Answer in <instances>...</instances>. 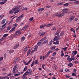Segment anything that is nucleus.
<instances>
[{
    "mask_svg": "<svg viewBox=\"0 0 79 79\" xmlns=\"http://www.w3.org/2000/svg\"><path fill=\"white\" fill-rule=\"evenodd\" d=\"M71 76L68 75H65V77H66V78H67V79H68Z\"/></svg>",
    "mask_w": 79,
    "mask_h": 79,
    "instance_id": "5fc2aeb1",
    "label": "nucleus"
},
{
    "mask_svg": "<svg viewBox=\"0 0 79 79\" xmlns=\"http://www.w3.org/2000/svg\"><path fill=\"white\" fill-rule=\"evenodd\" d=\"M28 71H27L26 72H25L24 74H23L25 76H26V75H27L28 74Z\"/></svg>",
    "mask_w": 79,
    "mask_h": 79,
    "instance_id": "c03bdc74",
    "label": "nucleus"
},
{
    "mask_svg": "<svg viewBox=\"0 0 79 79\" xmlns=\"http://www.w3.org/2000/svg\"><path fill=\"white\" fill-rule=\"evenodd\" d=\"M32 69H30L28 71V76H31L32 74Z\"/></svg>",
    "mask_w": 79,
    "mask_h": 79,
    "instance_id": "4468645a",
    "label": "nucleus"
},
{
    "mask_svg": "<svg viewBox=\"0 0 79 79\" xmlns=\"http://www.w3.org/2000/svg\"><path fill=\"white\" fill-rule=\"evenodd\" d=\"M72 75L73 76H76V74L75 73H73L72 74Z\"/></svg>",
    "mask_w": 79,
    "mask_h": 79,
    "instance_id": "3c124183",
    "label": "nucleus"
},
{
    "mask_svg": "<svg viewBox=\"0 0 79 79\" xmlns=\"http://www.w3.org/2000/svg\"><path fill=\"white\" fill-rule=\"evenodd\" d=\"M19 8H20V9H22V8H23V6H20L17 7H15L12 10L13 11H16V10H19Z\"/></svg>",
    "mask_w": 79,
    "mask_h": 79,
    "instance_id": "7ed1b4c3",
    "label": "nucleus"
},
{
    "mask_svg": "<svg viewBox=\"0 0 79 79\" xmlns=\"http://www.w3.org/2000/svg\"><path fill=\"white\" fill-rule=\"evenodd\" d=\"M25 40V37L23 36L21 37V42H23V41H24Z\"/></svg>",
    "mask_w": 79,
    "mask_h": 79,
    "instance_id": "bb28decb",
    "label": "nucleus"
},
{
    "mask_svg": "<svg viewBox=\"0 0 79 79\" xmlns=\"http://www.w3.org/2000/svg\"><path fill=\"white\" fill-rule=\"evenodd\" d=\"M14 52V50H10V51H9V53H10V54H11V53H13Z\"/></svg>",
    "mask_w": 79,
    "mask_h": 79,
    "instance_id": "7c9ffc66",
    "label": "nucleus"
},
{
    "mask_svg": "<svg viewBox=\"0 0 79 79\" xmlns=\"http://www.w3.org/2000/svg\"><path fill=\"white\" fill-rule=\"evenodd\" d=\"M74 3H75L76 4H79V1H78L75 2H74Z\"/></svg>",
    "mask_w": 79,
    "mask_h": 79,
    "instance_id": "8fccbe9b",
    "label": "nucleus"
},
{
    "mask_svg": "<svg viewBox=\"0 0 79 79\" xmlns=\"http://www.w3.org/2000/svg\"><path fill=\"white\" fill-rule=\"evenodd\" d=\"M45 27V25H44V24L41 25L40 26V29H42L43 28H44V27Z\"/></svg>",
    "mask_w": 79,
    "mask_h": 79,
    "instance_id": "a878e982",
    "label": "nucleus"
},
{
    "mask_svg": "<svg viewBox=\"0 0 79 79\" xmlns=\"http://www.w3.org/2000/svg\"><path fill=\"white\" fill-rule=\"evenodd\" d=\"M29 27V25H26L22 29V30H23V31H25V30H26V29H27V28H28V27Z\"/></svg>",
    "mask_w": 79,
    "mask_h": 79,
    "instance_id": "0eeeda50",
    "label": "nucleus"
},
{
    "mask_svg": "<svg viewBox=\"0 0 79 79\" xmlns=\"http://www.w3.org/2000/svg\"><path fill=\"white\" fill-rule=\"evenodd\" d=\"M70 56H68L67 57V60H69V59L70 58Z\"/></svg>",
    "mask_w": 79,
    "mask_h": 79,
    "instance_id": "e2e57ef3",
    "label": "nucleus"
},
{
    "mask_svg": "<svg viewBox=\"0 0 79 79\" xmlns=\"http://www.w3.org/2000/svg\"><path fill=\"white\" fill-rule=\"evenodd\" d=\"M64 6H68L69 5V3H66L65 4H64Z\"/></svg>",
    "mask_w": 79,
    "mask_h": 79,
    "instance_id": "603ef678",
    "label": "nucleus"
},
{
    "mask_svg": "<svg viewBox=\"0 0 79 79\" xmlns=\"http://www.w3.org/2000/svg\"><path fill=\"white\" fill-rule=\"evenodd\" d=\"M56 55V52H54L53 53L52 56H55V55Z\"/></svg>",
    "mask_w": 79,
    "mask_h": 79,
    "instance_id": "ea45409f",
    "label": "nucleus"
},
{
    "mask_svg": "<svg viewBox=\"0 0 79 79\" xmlns=\"http://www.w3.org/2000/svg\"><path fill=\"white\" fill-rule=\"evenodd\" d=\"M6 25V23H5L4 25H2L1 27L2 28H3L5 27Z\"/></svg>",
    "mask_w": 79,
    "mask_h": 79,
    "instance_id": "09e8293b",
    "label": "nucleus"
},
{
    "mask_svg": "<svg viewBox=\"0 0 79 79\" xmlns=\"http://www.w3.org/2000/svg\"><path fill=\"white\" fill-rule=\"evenodd\" d=\"M63 2H60L59 3H58L57 4V5H63Z\"/></svg>",
    "mask_w": 79,
    "mask_h": 79,
    "instance_id": "49530a36",
    "label": "nucleus"
},
{
    "mask_svg": "<svg viewBox=\"0 0 79 79\" xmlns=\"http://www.w3.org/2000/svg\"><path fill=\"white\" fill-rule=\"evenodd\" d=\"M74 17L73 16L70 17L68 20V21L69 22H71L74 19Z\"/></svg>",
    "mask_w": 79,
    "mask_h": 79,
    "instance_id": "1a4fd4ad",
    "label": "nucleus"
},
{
    "mask_svg": "<svg viewBox=\"0 0 79 79\" xmlns=\"http://www.w3.org/2000/svg\"><path fill=\"white\" fill-rule=\"evenodd\" d=\"M61 56H64V53L63 52V51H62V50L61 51Z\"/></svg>",
    "mask_w": 79,
    "mask_h": 79,
    "instance_id": "f704fd0d",
    "label": "nucleus"
},
{
    "mask_svg": "<svg viewBox=\"0 0 79 79\" xmlns=\"http://www.w3.org/2000/svg\"><path fill=\"white\" fill-rule=\"evenodd\" d=\"M56 16H58L59 18H60V17H62V16L64 15V14L63 13H61L60 14L59 13H56Z\"/></svg>",
    "mask_w": 79,
    "mask_h": 79,
    "instance_id": "20e7f679",
    "label": "nucleus"
},
{
    "mask_svg": "<svg viewBox=\"0 0 79 79\" xmlns=\"http://www.w3.org/2000/svg\"><path fill=\"white\" fill-rule=\"evenodd\" d=\"M16 27H13L12 28V29H11L10 31H9V32L10 33H11V32H14L15 30H16Z\"/></svg>",
    "mask_w": 79,
    "mask_h": 79,
    "instance_id": "ddd939ff",
    "label": "nucleus"
},
{
    "mask_svg": "<svg viewBox=\"0 0 79 79\" xmlns=\"http://www.w3.org/2000/svg\"><path fill=\"white\" fill-rule=\"evenodd\" d=\"M56 32L58 34H60V30L59 29L57 30Z\"/></svg>",
    "mask_w": 79,
    "mask_h": 79,
    "instance_id": "864d4df0",
    "label": "nucleus"
},
{
    "mask_svg": "<svg viewBox=\"0 0 79 79\" xmlns=\"http://www.w3.org/2000/svg\"><path fill=\"white\" fill-rule=\"evenodd\" d=\"M23 16H24V14H22L19 17L20 19L21 18H23Z\"/></svg>",
    "mask_w": 79,
    "mask_h": 79,
    "instance_id": "79ce46f5",
    "label": "nucleus"
},
{
    "mask_svg": "<svg viewBox=\"0 0 79 79\" xmlns=\"http://www.w3.org/2000/svg\"><path fill=\"white\" fill-rule=\"evenodd\" d=\"M53 24L51 23L50 24H48V27H50V26H53Z\"/></svg>",
    "mask_w": 79,
    "mask_h": 79,
    "instance_id": "6e6d98bb",
    "label": "nucleus"
},
{
    "mask_svg": "<svg viewBox=\"0 0 79 79\" xmlns=\"http://www.w3.org/2000/svg\"><path fill=\"white\" fill-rule=\"evenodd\" d=\"M45 34V32L43 31H41L40 33H39V35H40V36H42V35H44Z\"/></svg>",
    "mask_w": 79,
    "mask_h": 79,
    "instance_id": "dca6fc26",
    "label": "nucleus"
},
{
    "mask_svg": "<svg viewBox=\"0 0 79 79\" xmlns=\"http://www.w3.org/2000/svg\"><path fill=\"white\" fill-rule=\"evenodd\" d=\"M30 52H31V49H30L27 52V56H29V55L30 54Z\"/></svg>",
    "mask_w": 79,
    "mask_h": 79,
    "instance_id": "4c0bfd02",
    "label": "nucleus"
},
{
    "mask_svg": "<svg viewBox=\"0 0 79 79\" xmlns=\"http://www.w3.org/2000/svg\"><path fill=\"white\" fill-rule=\"evenodd\" d=\"M20 59L19 57H16L14 60V61L13 63H17L18 61Z\"/></svg>",
    "mask_w": 79,
    "mask_h": 79,
    "instance_id": "6e6552de",
    "label": "nucleus"
},
{
    "mask_svg": "<svg viewBox=\"0 0 79 79\" xmlns=\"http://www.w3.org/2000/svg\"><path fill=\"white\" fill-rule=\"evenodd\" d=\"M44 8H39L38 9V11L40 12V11H44Z\"/></svg>",
    "mask_w": 79,
    "mask_h": 79,
    "instance_id": "a211bd4d",
    "label": "nucleus"
},
{
    "mask_svg": "<svg viewBox=\"0 0 79 79\" xmlns=\"http://www.w3.org/2000/svg\"><path fill=\"white\" fill-rule=\"evenodd\" d=\"M3 59V57H0V61H2Z\"/></svg>",
    "mask_w": 79,
    "mask_h": 79,
    "instance_id": "052dcab7",
    "label": "nucleus"
},
{
    "mask_svg": "<svg viewBox=\"0 0 79 79\" xmlns=\"http://www.w3.org/2000/svg\"><path fill=\"white\" fill-rule=\"evenodd\" d=\"M26 75H23V76L22 77V78L23 79H27V77H26Z\"/></svg>",
    "mask_w": 79,
    "mask_h": 79,
    "instance_id": "c85d7f7f",
    "label": "nucleus"
},
{
    "mask_svg": "<svg viewBox=\"0 0 79 79\" xmlns=\"http://www.w3.org/2000/svg\"><path fill=\"white\" fill-rule=\"evenodd\" d=\"M5 38L4 37H2L0 40V41H2V40H4V39Z\"/></svg>",
    "mask_w": 79,
    "mask_h": 79,
    "instance_id": "69168bd1",
    "label": "nucleus"
},
{
    "mask_svg": "<svg viewBox=\"0 0 79 79\" xmlns=\"http://www.w3.org/2000/svg\"><path fill=\"white\" fill-rule=\"evenodd\" d=\"M70 30L71 31H72V32H73L74 33H75V32H75V30H74L73 28H71L70 29Z\"/></svg>",
    "mask_w": 79,
    "mask_h": 79,
    "instance_id": "473e14b6",
    "label": "nucleus"
},
{
    "mask_svg": "<svg viewBox=\"0 0 79 79\" xmlns=\"http://www.w3.org/2000/svg\"><path fill=\"white\" fill-rule=\"evenodd\" d=\"M52 52H53V51L51 50L49 51L47 53V55H49L50 53H52Z\"/></svg>",
    "mask_w": 79,
    "mask_h": 79,
    "instance_id": "a19ab883",
    "label": "nucleus"
},
{
    "mask_svg": "<svg viewBox=\"0 0 79 79\" xmlns=\"http://www.w3.org/2000/svg\"><path fill=\"white\" fill-rule=\"evenodd\" d=\"M47 39V37H45L44 38H43L40 41L41 42H43L44 40H46Z\"/></svg>",
    "mask_w": 79,
    "mask_h": 79,
    "instance_id": "412c9836",
    "label": "nucleus"
},
{
    "mask_svg": "<svg viewBox=\"0 0 79 79\" xmlns=\"http://www.w3.org/2000/svg\"><path fill=\"white\" fill-rule=\"evenodd\" d=\"M15 76H18L20 75V73L19 72L18 70H16L15 71V73H14Z\"/></svg>",
    "mask_w": 79,
    "mask_h": 79,
    "instance_id": "f03ea898",
    "label": "nucleus"
},
{
    "mask_svg": "<svg viewBox=\"0 0 79 79\" xmlns=\"http://www.w3.org/2000/svg\"><path fill=\"white\" fill-rule=\"evenodd\" d=\"M39 47L37 45H36L35 46V48L34 50H35L36 51H37V48H38Z\"/></svg>",
    "mask_w": 79,
    "mask_h": 79,
    "instance_id": "393cba45",
    "label": "nucleus"
},
{
    "mask_svg": "<svg viewBox=\"0 0 79 79\" xmlns=\"http://www.w3.org/2000/svg\"><path fill=\"white\" fill-rule=\"evenodd\" d=\"M52 43H53V41L51 40L49 43L48 45H49V46H52Z\"/></svg>",
    "mask_w": 79,
    "mask_h": 79,
    "instance_id": "c756f323",
    "label": "nucleus"
},
{
    "mask_svg": "<svg viewBox=\"0 0 79 79\" xmlns=\"http://www.w3.org/2000/svg\"><path fill=\"white\" fill-rule=\"evenodd\" d=\"M29 21H32V20H34V18H33V17H31L30 19H29Z\"/></svg>",
    "mask_w": 79,
    "mask_h": 79,
    "instance_id": "4d7b16f0",
    "label": "nucleus"
},
{
    "mask_svg": "<svg viewBox=\"0 0 79 79\" xmlns=\"http://www.w3.org/2000/svg\"><path fill=\"white\" fill-rule=\"evenodd\" d=\"M20 20H21V19L19 17L17 18L16 21V22H19V21H20Z\"/></svg>",
    "mask_w": 79,
    "mask_h": 79,
    "instance_id": "5701e85b",
    "label": "nucleus"
},
{
    "mask_svg": "<svg viewBox=\"0 0 79 79\" xmlns=\"http://www.w3.org/2000/svg\"><path fill=\"white\" fill-rule=\"evenodd\" d=\"M27 10V8L26 7H25V8L23 9H22V11H24V10Z\"/></svg>",
    "mask_w": 79,
    "mask_h": 79,
    "instance_id": "bf43d9fd",
    "label": "nucleus"
},
{
    "mask_svg": "<svg viewBox=\"0 0 79 79\" xmlns=\"http://www.w3.org/2000/svg\"><path fill=\"white\" fill-rule=\"evenodd\" d=\"M27 66H25L24 68V69L23 70V71H26V70H27Z\"/></svg>",
    "mask_w": 79,
    "mask_h": 79,
    "instance_id": "72a5a7b5",
    "label": "nucleus"
},
{
    "mask_svg": "<svg viewBox=\"0 0 79 79\" xmlns=\"http://www.w3.org/2000/svg\"><path fill=\"white\" fill-rule=\"evenodd\" d=\"M52 50H54L55 49V47L54 46H52Z\"/></svg>",
    "mask_w": 79,
    "mask_h": 79,
    "instance_id": "680f3d73",
    "label": "nucleus"
},
{
    "mask_svg": "<svg viewBox=\"0 0 79 79\" xmlns=\"http://www.w3.org/2000/svg\"><path fill=\"white\" fill-rule=\"evenodd\" d=\"M7 35H8V34H4V35H3V37H4V38L5 39V37H7Z\"/></svg>",
    "mask_w": 79,
    "mask_h": 79,
    "instance_id": "37998d69",
    "label": "nucleus"
},
{
    "mask_svg": "<svg viewBox=\"0 0 79 79\" xmlns=\"http://www.w3.org/2000/svg\"><path fill=\"white\" fill-rule=\"evenodd\" d=\"M48 42V40H46L44 42L41 43V44H47Z\"/></svg>",
    "mask_w": 79,
    "mask_h": 79,
    "instance_id": "6ab92c4d",
    "label": "nucleus"
},
{
    "mask_svg": "<svg viewBox=\"0 0 79 79\" xmlns=\"http://www.w3.org/2000/svg\"><path fill=\"white\" fill-rule=\"evenodd\" d=\"M68 11V10L66 9H64L62 10V13H67Z\"/></svg>",
    "mask_w": 79,
    "mask_h": 79,
    "instance_id": "f8f14e48",
    "label": "nucleus"
},
{
    "mask_svg": "<svg viewBox=\"0 0 79 79\" xmlns=\"http://www.w3.org/2000/svg\"><path fill=\"white\" fill-rule=\"evenodd\" d=\"M0 1H4V2H1L2 3V5H3V4H5L6 2H7V0H0Z\"/></svg>",
    "mask_w": 79,
    "mask_h": 79,
    "instance_id": "aec40b11",
    "label": "nucleus"
},
{
    "mask_svg": "<svg viewBox=\"0 0 79 79\" xmlns=\"http://www.w3.org/2000/svg\"><path fill=\"white\" fill-rule=\"evenodd\" d=\"M45 66V65H44V64H43L42 65V66L43 69H45V68L44 67V66Z\"/></svg>",
    "mask_w": 79,
    "mask_h": 79,
    "instance_id": "338daca9",
    "label": "nucleus"
},
{
    "mask_svg": "<svg viewBox=\"0 0 79 79\" xmlns=\"http://www.w3.org/2000/svg\"><path fill=\"white\" fill-rule=\"evenodd\" d=\"M19 11H20V10H19L15 11L14 13V14H16V13H18Z\"/></svg>",
    "mask_w": 79,
    "mask_h": 79,
    "instance_id": "58836bf2",
    "label": "nucleus"
},
{
    "mask_svg": "<svg viewBox=\"0 0 79 79\" xmlns=\"http://www.w3.org/2000/svg\"><path fill=\"white\" fill-rule=\"evenodd\" d=\"M28 47L27 46L25 47L23 49V51H24V52H26L28 50Z\"/></svg>",
    "mask_w": 79,
    "mask_h": 79,
    "instance_id": "2eb2a0df",
    "label": "nucleus"
},
{
    "mask_svg": "<svg viewBox=\"0 0 79 79\" xmlns=\"http://www.w3.org/2000/svg\"><path fill=\"white\" fill-rule=\"evenodd\" d=\"M41 43H42L40 41L37 43V45H38L39 47H41V46H42L43 45V44H41Z\"/></svg>",
    "mask_w": 79,
    "mask_h": 79,
    "instance_id": "f3484780",
    "label": "nucleus"
},
{
    "mask_svg": "<svg viewBox=\"0 0 79 79\" xmlns=\"http://www.w3.org/2000/svg\"><path fill=\"white\" fill-rule=\"evenodd\" d=\"M39 63V62L37 60H35V64H37Z\"/></svg>",
    "mask_w": 79,
    "mask_h": 79,
    "instance_id": "c9c22d12",
    "label": "nucleus"
},
{
    "mask_svg": "<svg viewBox=\"0 0 79 79\" xmlns=\"http://www.w3.org/2000/svg\"><path fill=\"white\" fill-rule=\"evenodd\" d=\"M6 21V19H3L2 20L1 22V24H3L5 23V22Z\"/></svg>",
    "mask_w": 79,
    "mask_h": 79,
    "instance_id": "b1692460",
    "label": "nucleus"
},
{
    "mask_svg": "<svg viewBox=\"0 0 79 79\" xmlns=\"http://www.w3.org/2000/svg\"><path fill=\"white\" fill-rule=\"evenodd\" d=\"M60 37V35H57V36H56L53 39L54 41H55V40H58L59 39V37Z\"/></svg>",
    "mask_w": 79,
    "mask_h": 79,
    "instance_id": "423d86ee",
    "label": "nucleus"
},
{
    "mask_svg": "<svg viewBox=\"0 0 79 79\" xmlns=\"http://www.w3.org/2000/svg\"><path fill=\"white\" fill-rule=\"evenodd\" d=\"M67 48H68L65 47L64 48H63L62 49L63 50H64V52H65V51H66V49H67Z\"/></svg>",
    "mask_w": 79,
    "mask_h": 79,
    "instance_id": "a18cd8bd",
    "label": "nucleus"
},
{
    "mask_svg": "<svg viewBox=\"0 0 79 79\" xmlns=\"http://www.w3.org/2000/svg\"><path fill=\"white\" fill-rule=\"evenodd\" d=\"M64 32H63V31L60 34V36H61H61H63V35H64Z\"/></svg>",
    "mask_w": 79,
    "mask_h": 79,
    "instance_id": "2f4dec72",
    "label": "nucleus"
},
{
    "mask_svg": "<svg viewBox=\"0 0 79 79\" xmlns=\"http://www.w3.org/2000/svg\"><path fill=\"white\" fill-rule=\"evenodd\" d=\"M13 26L14 27H17L18 26V24L17 23H15L13 24Z\"/></svg>",
    "mask_w": 79,
    "mask_h": 79,
    "instance_id": "de8ad7c7",
    "label": "nucleus"
},
{
    "mask_svg": "<svg viewBox=\"0 0 79 79\" xmlns=\"http://www.w3.org/2000/svg\"><path fill=\"white\" fill-rule=\"evenodd\" d=\"M13 13H14V11H13V10H10L9 12V14H13Z\"/></svg>",
    "mask_w": 79,
    "mask_h": 79,
    "instance_id": "e433bc0d",
    "label": "nucleus"
},
{
    "mask_svg": "<svg viewBox=\"0 0 79 79\" xmlns=\"http://www.w3.org/2000/svg\"><path fill=\"white\" fill-rule=\"evenodd\" d=\"M60 43V42L59 41H57L54 42H53V44H54L55 45H56L57 44H59Z\"/></svg>",
    "mask_w": 79,
    "mask_h": 79,
    "instance_id": "4be33fe9",
    "label": "nucleus"
},
{
    "mask_svg": "<svg viewBox=\"0 0 79 79\" xmlns=\"http://www.w3.org/2000/svg\"><path fill=\"white\" fill-rule=\"evenodd\" d=\"M72 60L74 61L75 60V57L74 56H72L71 57L70 59L69 60V62H71Z\"/></svg>",
    "mask_w": 79,
    "mask_h": 79,
    "instance_id": "9d476101",
    "label": "nucleus"
},
{
    "mask_svg": "<svg viewBox=\"0 0 79 79\" xmlns=\"http://www.w3.org/2000/svg\"><path fill=\"white\" fill-rule=\"evenodd\" d=\"M11 29V28H10V27L9 26L7 28V31H9V30H10V29Z\"/></svg>",
    "mask_w": 79,
    "mask_h": 79,
    "instance_id": "13d9d810",
    "label": "nucleus"
},
{
    "mask_svg": "<svg viewBox=\"0 0 79 79\" xmlns=\"http://www.w3.org/2000/svg\"><path fill=\"white\" fill-rule=\"evenodd\" d=\"M21 34V31L20 30H17L15 31V33L14 34L15 36H18Z\"/></svg>",
    "mask_w": 79,
    "mask_h": 79,
    "instance_id": "f257e3e1",
    "label": "nucleus"
},
{
    "mask_svg": "<svg viewBox=\"0 0 79 79\" xmlns=\"http://www.w3.org/2000/svg\"><path fill=\"white\" fill-rule=\"evenodd\" d=\"M0 16H1V17L2 18H3L5 17V16L4 15H0Z\"/></svg>",
    "mask_w": 79,
    "mask_h": 79,
    "instance_id": "774afa93",
    "label": "nucleus"
},
{
    "mask_svg": "<svg viewBox=\"0 0 79 79\" xmlns=\"http://www.w3.org/2000/svg\"><path fill=\"white\" fill-rule=\"evenodd\" d=\"M19 46V43L18 42L15 45L14 47V49H15V48H17Z\"/></svg>",
    "mask_w": 79,
    "mask_h": 79,
    "instance_id": "9b49d317",
    "label": "nucleus"
},
{
    "mask_svg": "<svg viewBox=\"0 0 79 79\" xmlns=\"http://www.w3.org/2000/svg\"><path fill=\"white\" fill-rule=\"evenodd\" d=\"M68 66H70V67H71L73 66V64L71 63H69L68 64Z\"/></svg>",
    "mask_w": 79,
    "mask_h": 79,
    "instance_id": "cd10ccee",
    "label": "nucleus"
},
{
    "mask_svg": "<svg viewBox=\"0 0 79 79\" xmlns=\"http://www.w3.org/2000/svg\"><path fill=\"white\" fill-rule=\"evenodd\" d=\"M31 60H30L29 61H28L27 62V63L28 64H30V63H31Z\"/></svg>",
    "mask_w": 79,
    "mask_h": 79,
    "instance_id": "0e129e2a",
    "label": "nucleus"
},
{
    "mask_svg": "<svg viewBox=\"0 0 79 79\" xmlns=\"http://www.w3.org/2000/svg\"><path fill=\"white\" fill-rule=\"evenodd\" d=\"M18 67V64H16L14 66V68L13 69V73H14V74H15V72L16 71V69Z\"/></svg>",
    "mask_w": 79,
    "mask_h": 79,
    "instance_id": "39448f33",
    "label": "nucleus"
}]
</instances>
